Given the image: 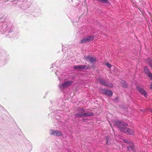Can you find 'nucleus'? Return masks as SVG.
<instances>
[{
	"label": "nucleus",
	"instance_id": "f257e3e1",
	"mask_svg": "<svg viewBox=\"0 0 152 152\" xmlns=\"http://www.w3.org/2000/svg\"><path fill=\"white\" fill-rule=\"evenodd\" d=\"M113 123L114 126L118 128L121 132L129 135H132L134 134V132L133 130L126 127L127 126L126 123L119 120L114 121Z\"/></svg>",
	"mask_w": 152,
	"mask_h": 152
},
{
	"label": "nucleus",
	"instance_id": "f03ea898",
	"mask_svg": "<svg viewBox=\"0 0 152 152\" xmlns=\"http://www.w3.org/2000/svg\"><path fill=\"white\" fill-rule=\"evenodd\" d=\"M17 4L22 9L25 10L30 6V3L27 0H17Z\"/></svg>",
	"mask_w": 152,
	"mask_h": 152
},
{
	"label": "nucleus",
	"instance_id": "7ed1b4c3",
	"mask_svg": "<svg viewBox=\"0 0 152 152\" xmlns=\"http://www.w3.org/2000/svg\"><path fill=\"white\" fill-rule=\"evenodd\" d=\"M78 110L80 112L75 114L76 116L77 117L83 118L89 116H92L93 114V113L92 112L89 113H82L81 112L85 111V110L83 109V108H80Z\"/></svg>",
	"mask_w": 152,
	"mask_h": 152
},
{
	"label": "nucleus",
	"instance_id": "20e7f679",
	"mask_svg": "<svg viewBox=\"0 0 152 152\" xmlns=\"http://www.w3.org/2000/svg\"><path fill=\"white\" fill-rule=\"evenodd\" d=\"M72 82L73 81L71 80L66 81L61 84H60L59 86L60 89L62 90L65 88H67L69 86Z\"/></svg>",
	"mask_w": 152,
	"mask_h": 152
},
{
	"label": "nucleus",
	"instance_id": "39448f33",
	"mask_svg": "<svg viewBox=\"0 0 152 152\" xmlns=\"http://www.w3.org/2000/svg\"><path fill=\"white\" fill-rule=\"evenodd\" d=\"M100 92L101 94L105 95L110 97L112 96L113 94V93L111 91L106 90L105 89H101L100 90Z\"/></svg>",
	"mask_w": 152,
	"mask_h": 152
},
{
	"label": "nucleus",
	"instance_id": "423d86ee",
	"mask_svg": "<svg viewBox=\"0 0 152 152\" xmlns=\"http://www.w3.org/2000/svg\"><path fill=\"white\" fill-rule=\"evenodd\" d=\"M50 134L51 135L56 136H62L63 134L62 132L60 131L55 130L53 129H51L50 131Z\"/></svg>",
	"mask_w": 152,
	"mask_h": 152
},
{
	"label": "nucleus",
	"instance_id": "0eeeda50",
	"mask_svg": "<svg viewBox=\"0 0 152 152\" xmlns=\"http://www.w3.org/2000/svg\"><path fill=\"white\" fill-rule=\"evenodd\" d=\"M94 38L92 36H88L82 39L80 42L81 44L89 42L91 41Z\"/></svg>",
	"mask_w": 152,
	"mask_h": 152
},
{
	"label": "nucleus",
	"instance_id": "6e6552de",
	"mask_svg": "<svg viewBox=\"0 0 152 152\" xmlns=\"http://www.w3.org/2000/svg\"><path fill=\"white\" fill-rule=\"evenodd\" d=\"M86 60L88 62H89L91 63H93L95 62L96 61V58L94 57H93L91 56H88L86 57L85 56Z\"/></svg>",
	"mask_w": 152,
	"mask_h": 152
},
{
	"label": "nucleus",
	"instance_id": "1a4fd4ad",
	"mask_svg": "<svg viewBox=\"0 0 152 152\" xmlns=\"http://www.w3.org/2000/svg\"><path fill=\"white\" fill-rule=\"evenodd\" d=\"M137 88L141 94L143 95L145 97H147L148 93L143 88L140 86H137Z\"/></svg>",
	"mask_w": 152,
	"mask_h": 152
},
{
	"label": "nucleus",
	"instance_id": "9d476101",
	"mask_svg": "<svg viewBox=\"0 0 152 152\" xmlns=\"http://www.w3.org/2000/svg\"><path fill=\"white\" fill-rule=\"evenodd\" d=\"M144 71L145 74L148 76L150 80L152 81V74L150 72V70L148 67L147 66H145L144 67Z\"/></svg>",
	"mask_w": 152,
	"mask_h": 152
},
{
	"label": "nucleus",
	"instance_id": "9b49d317",
	"mask_svg": "<svg viewBox=\"0 0 152 152\" xmlns=\"http://www.w3.org/2000/svg\"><path fill=\"white\" fill-rule=\"evenodd\" d=\"M74 69H88V67L85 65H77L74 66Z\"/></svg>",
	"mask_w": 152,
	"mask_h": 152
},
{
	"label": "nucleus",
	"instance_id": "f8f14e48",
	"mask_svg": "<svg viewBox=\"0 0 152 152\" xmlns=\"http://www.w3.org/2000/svg\"><path fill=\"white\" fill-rule=\"evenodd\" d=\"M105 83V84L104 85V86H105L110 88H112L113 86V85L112 84L106 81Z\"/></svg>",
	"mask_w": 152,
	"mask_h": 152
},
{
	"label": "nucleus",
	"instance_id": "ddd939ff",
	"mask_svg": "<svg viewBox=\"0 0 152 152\" xmlns=\"http://www.w3.org/2000/svg\"><path fill=\"white\" fill-rule=\"evenodd\" d=\"M105 83V84L104 85V86H105L110 88H112L113 86V85L112 84L106 81Z\"/></svg>",
	"mask_w": 152,
	"mask_h": 152
},
{
	"label": "nucleus",
	"instance_id": "4468645a",
	"mask_svg": "<svg viewBox=\"0 0 152 152\" xmlns=\"http://www.w3.org/2000/svg\"><path fill=\"white\" fill-rule=\"evenodd\" d=\"M100 84L104 86L105 84V83L106 81L104 79H99L98 80Z\"/></svg>",
	"mask_w": 152,
	"mask_h": 152
},
{
	"label": "nucleus",
	"instance_id": "2eb2a0df",
	"mask_svg": "<svg viewBox=\"0 0 152 152\" xmlns=\"http://www.w3.org/2000/svg\"><path fill=\"white\" fill-rule=\"evenodd\" d=\"M129 146L127 147L129 151L132 150L134 147V145L133 142L132 143V144H129Z\"/></svg>",
	"mask_w": 152,
	"mask_h": 152
},
{
	"label": "nucleus",
	"instance_id": "dca6fc26",
	"mask_svg": "<svg viewBox=\"0 0 152 152\" xmlns=\"http://www.w3.org/2000/svg\"><path fill=\"white\" fill-rule=\"evenodd\" d=\"M147 61L148 62L149 66L152 68V59L151 58L147 59Z\"/></svg>",
	"mask_w": 152,
	"mask_h": 152
},
{
	"label": "nucleus",
	"instance_id": "f3484780",
	"mask_svg": "<svg viewBox=\"0 0 152 152\" xmlns=\"http://www.w3.org/2000/svg\"><path fill=\"white\" fill-rule=\"evenodd\" d=\"M123 141L126 143L129 144H132V142L130 141H129L128 140L125 139L123 140Z\"/></svg>",
	"mask_w": 152,
	"mask_h": 152
},
{
	"label": "nucleus",
	"instance_id": "a211bd4d",
	"mask_svg": "<svg viewBox=\"0 0 152 152\" xmlns=\"http://www.w3.org/2000/svg\"><path fill=\"white\" fill-rule=\"evenodd\" d=\"M122 86L123 88H126L127 87V84L125 81H123L122 83Z\"/></svg>",
	"mask_w": 152,
	"mask_h": 152
},
{
	"label": "nucleus",
	"instance_id": "6ab92c4d",
	"mask_svg": "<svg viewBox=\"0 0 152 152\" xmlns=\"http://www.w3.org/2000/svg\"><path fill=\"white\" fill-rule=\"evenodd\" d=\"M97 1H100L104 3H107L108 2V0H97Z\"/></svg>",
	"mask_w": 152,
	"mask_h": 152
},
{
	"label": "nucleus",
	"instance_id": "aec40b11",
	"mask_svg": "<svg viewBox=\"0 0 152 152\" xmlns=\"http://www.w3.org/2000/svg\"><path fill=\"white\" fill-rule=\"evenodd\" d=\"M106 140H107V144H109L110 143L109 142V137L108 136H107L106 137Z\"/></svg>",
	"mask_w": 152,
	"mask_h": 152
},
{
	"label": "nucleus",
	"instance_id": "412c9836",
	"mask_svg": "<svg viewBox=\"0 0 152 152\" xmlns=\"http://www.w3.org/2000/svg\"><path fill=\"white\" fill-rule=\"evenodd\" d=\"M105 64L106 65V66H107V67H108V68H110V67H111V64H110L109 63H106Z\"/></svg>",
	"mask_w": 152,
	"mask_h": 152
},
{
	"label": "nucleus",
	"instance_id": "4be33fe9",
	"mask_svg": "<svg viewBox=\"0 0 152 152\" xmlns=\"http://www.w3.org/2000/svg\"><path fill=\"white\" fill-rule=\"evenodd\" d=\"M150 88L152 90V83H151L150 85Z\"/></svg>",
	"mask_w": 152,
	"mask_h": 152
},
{
	"label": "nucleus",
	"instance_id": "5701e85b",
	"mask_svg": "<svg viewBox=\"0 0 152 152\" xmlns=\"http://www.w3.org/2000/svg\"><path fill=\"white\" fill-rule=\"evenodd\" d=\"M55 74L57 75H58V74H59V72H58V71H57V72H55Z\"/></svg>",
	"mask_w": 152,
	"mask_h": 152
},
{
	"label": "nucleus",
	"instance_id": "b1692460",
	"mask_svg": "<svg viewBox=\"0 0 152 152\" xmlns=\"http://www.w3.org/2000/svg\"><path fill=\"white\" fill-rule=\"evenodd\" d=\"M10 28H9L8 27H7L6 28L5 30L6 31H7Z\"/></svg>",
	"mask_w": 152,
	"mask_h": 152
},
{
	"label": "nucleus",
	"instance_id": "393cba45",
	"mask_svg": "<svg viewBox=\"0 0 152 152\" xmlns=\"http://www.w3.org/2000/svg\"><path fill=\"white\" fill-rule=\"evenodd\" d=\"M12 31V30L11 29L8 31V33H11Z\"/></svg>",
	"mask_w": 152,
	"mask_h": 152
},
{
	"label": "nucleus",
	"instance_id": "a878e982",
	"mask_svg": "<svg viewBox=\"0 0 152 152\" xmlns=\"http://www.w3.org/2000/svg\"><path fill=\"white\" fill-rule=\"evenodd\" d=\"M118 99V97L116 98L115 99V100L116 101Z\"/></svg>",
	"mask_w": 152,
	"mask_h": 152
},
{
	"label": "nucleus",
	"instance_id": "bb28decb",
	"mask_svg": "<svg viewBox=\"0 0 152 152\" xmlns=\"http://www.w3.org/2000/svg\"><path fill=\"white\" fill-rule=\"evenodd\" d=\"M55 65V64H53L52 65V67H54V66H53V65Z\"/></svg>",
	"mask_w": 152,
	"mask_h": 152
},
{
	"label": "nucleus",
	"instance_id": "cd10ccee",
	"mask_svg": "<svg viewBox=\"0 0 152 152\" xmlns=\"http://www.w3.org/2000/svg\"><path fill=\"white\" fill-rule=\"evenodd\" d=\"M58 79H59V80H60V77H58Z\"/></svg>",
	"mask_w": 152,
	"mask_h": 152
},
{
	"label": "nucleus",
	"instance_id": "c85d7f7f",
	"mask_svg": "<svg viewBox=\"0 0 152 152\" xmlns=\"http://www.w3.org/2000/svg\"><path fill=\"white\" fill-rule=\"evenodd\" d=\"M30 146L31 148V147H32L31 145H30Z\"/></svg>",
	"mask_w": 152,
	"mask_h": 152
},
{
	"label": "nucleus",
	"instance_id": "c756f323",
	"mask_svg": "<svg viewBox=\"0 0 152 152\" xmlns=\"http://www.w3.org/2000/svg\"><path fill=\"white\" fill-rule=\"evenodd\" d=\"M116 136H117V137H118V136H119V135H116Z\"/></svg>",
	"mask_w": 152,
	"mask_h": 152
},
{
	"label": "nucleus",
	"instance_id": "7c9ffc66",
	"mask_svg": "<svg viewBox=\"0 0 152 152\" xmlns=\"http://www.w3.org/2000/svg\"><path fill=\"white\" fill-rule=\"evenodd\" d=\"M151 112L152 113V110H151Z\"/></svg>",
	"mask_w": 152,
	"mask_h": 152
},
{
	"label": "nucleus",
	"instance_id": "2f4dec72",
	"mask_svg": "<svg viewBox=\"0 0 152 152\" xmlns=\"http://www.w3.org/2000/svg\"><path fill=\"white\" fill-rule=\"evenodd\" d=\"M115 138H116V137L115 136Z\"/></svg>",
	"mask_w": 152,
	"mask_h": 152
}]
</instances>
